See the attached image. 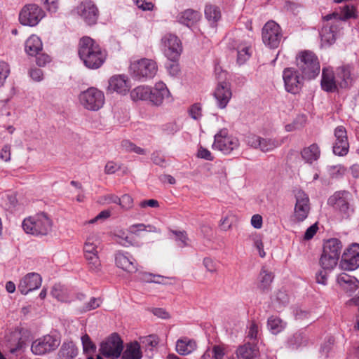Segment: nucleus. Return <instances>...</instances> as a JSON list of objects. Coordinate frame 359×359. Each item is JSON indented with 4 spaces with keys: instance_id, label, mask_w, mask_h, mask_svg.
<instances>
[{
    "instance_id": "obj_1",
    "label": "nucleus",
    "mask_w": 359,
    "mask_h": 359,
    "mask_svg": "<svg viewBox=\"0 0 359 359\" xmlns=\"http://www.w3.org/2000/svg\"><path fill=\"white\" fill-rule=\"evenodd\" d=\"M78 54L83 65L90 69H99L106 60V55L101 46L89 36L80 39Z\"/></svg>"
},
{
    "instance_id": "obj_2",
    "label": "nucleus",
    "mask_w": 359,
    "mask_h": 359,
    "mask_svg": "<svg viewBox=\"0 0 359 359\" xmlns=\"http://www.w3.org/2000/svg\"><path fill=\"white\" fill-rule=\"evenodd\" d=\"M296 65L306 80L315 79L320 72L319 60L311 50L300 51L296 56Z\"/></svg>"
},
{
    "instance_id": "obj_3",
    "label": "nucleus",
    "mask_w": 359,
    "mask_h": 359,
    "mask_svg": "<svg viewBox=\"0 0 359 359\" xmlns=\"http://www.w3.org/2000/svg\"><path fill=\"white\" fill-rule=\"evenodd\" d=\"M53 222L48 214L40 212L24 219L22 227L26 233L36 236L47 235L52 229Z\"/></svg>"
},
{
    "instance_id": "obj_4",
    "label": "nucleus",
    "mask_w": 359,
    "mask_h": 359,
    "mask_svg": "<svg viewBox=\"0 0 359 359\" xmlns=\"http://www.w3.org/2000/svg\"><path fill=\"white\" fill-rule=\"evenodd\" d=\"M342 247V243L338 238H332L325 241L319 260L320 265L324 270H332L337 266Z\"/></svg>"
},
{
    "instance_id": "obj_5",
    "label": "nucleus",
    "mask_w": 359,
    "mask_h": 359,
    "mask_svg": "<svg viewBox=\"0 0 359 359\" xmlns=\"http://www.w3.org/2000/svg\"><path fill=\"white\" fill-rule=\"evenodd\" d=\"M157 71L156 62L148 58H141L132 62L129 67V72L132 78L140 81L153 79Z\"/></svg>"
},
{
    "instance_id": "obj_6",
    "label": "nucleus",
    "mask_w": 359,
    "mask_h": 359,
    "mask_svg": "<svg viewBox=\"0 0 359 359\" xmlns=\"http://www.w3.org/2000/svg\"><path fill=\"white\" fill-rule=\"evenodd\" d=\"M123 348V340L117 332H114L100 344L99 352L106 359H119Z\"/></svg>"
},
{
    "instance_id": "obj_7",
    "label": "nucleus",
    "mask_w": 359,
    "mask_h": 359,
    "mask_svg": "<svg viewBox=\"0 0 359 359\" xmlns=\"http://www.w3.org/2000/svg\"><path fill=\"white\" fill-rule=\"evenodd\" d=\"M351 194L346 191H336L328 199V204L337 212L343 219H348L354 211L351 204Z\"/></svg>"
},
{
    "instance_id": "obj_8",
    "label": "nucleus",
    "mask_w": 359,
    "mask_h": 359,
    "mask_svg": "<svg viewBox=\"0 0 359 359\" xmlns=\"http://www.w3.org/2000/svg\"><path fill=\"white\" fill-rule=\"evenodd\" d=\"M60 336L58 333L51 332L32 342V352L36 355H42L55 351L60 344Z\"/></svg>"
},
{
    "instance_id": "obj_9",
    "label": "nucleus",
    "mask_w": 359,
    "mask_h": 359,
    "mask_svg": "<svg viewBox=\"0 0 359 359\" xmlns=\"http://www.w3.org/2000/svg\"><path fill=\"white\" fill-rule=\"evenodd\" d=\"M283 39L280 25L273 20H269L262 27V39L264 44L271 49L277 48Z\"/></svg>"
},
{
    "instance_id": "obj_10",
    "label": "nucleus",
    "mask_w": 359,
    "mask_h": 359,
    "mask_svg": "<svg viewBox=\"0 0 359 359\" xmlns=\"http://www.w3.org/2000/svg\"><path fill=\"white\" fill-rule=\"evenodd\" d=\"M79 101L86 109L97 111L104 103V95L102 91L96 88L90 87L81 93Z\"/></svg>"
},
{
    "instance_id": "obj_11",
    "label": "nucleus",
    "mask_w": 359,
    "mask_h": 359,
    "mask_svg": "<svg viewBox=\"0 0 359 359\" xmlns=\"http://www.w3.org/2000/svg\"><path fill=\"white\" fill-rule=\"evenodd\" d=\"M44 11L36 4L25 5L19 13V21L25 26L34 27L45 16Z\"/></svg>"
},
{
    "instance_id": "obj_12",
    "label": "nucleus",
    "mask_w": 359,
    "mask_h": 359,
    "mask_svg": "<svg viewBox=\"0 0 359 359\" xmlns=\"http://www.w3.org/2000/svg\"><path fill=\"white\" fill-rule=\"evenodd\" d=\"M75 11L86 25L91 27L97 24L100 11L92 0H83L76 7Z\"/></svg>"
},
{
    "instance_id": "obj_13",
    "label": "nucleus",
    "mask_w": 359,
    "mask_h": 359,
    "mask_svg": "<svg viewBox=\"0 0 359 359\" xmlns=\"http://www.w3.org/2000/svg\"><path fill=\"white\" fill-rule=\"evenodd\" d=\"M283 79L286 91L294 95L301 91L304 81L306 80V78H304L300 72L294 67L285 68L283 72Z\"/></svg>"
},
{
    "instance_id": "obj_14",
    "label": "nucleus",
    "mask_w": 359,
    "mask_h": 359,
    "mask_svg": "<svg viewBox=\"0 0 359 359\" xmlns=\"http://www.w3.org/2000/svg\"><path fill=\"white\" fill-rule=\"evenodd\" d=\"M161 49L167 58L179 59L182 52V42L175 34L166 33L161 38Z\"/></svg>"
},
{
    "instance_id": "obj_15",
    "label": "nucleus",
    "mask_w": 359,
    "mask_h": 359,
    "mask_svg": "<svg viewBox=\"0 0 359 359\" xmlns=\"http://www.w3.org/2000/svg\"><path fill=\"white\" fill-rule=\"evenodd\" d=\"M212 144L213 149L221 151L224 154H230L238 147L237 138L229 136L226 128L221 129L215 135Z\"/></svg>"
},
{
    "instance_id": "obj_16",
    "label": "nucleus",
    "mask_w": 359,
    "mask_h": 359,
    "mask_svg": "<svg viewBox=\"0 0 359 359\" xmlns=\"http://www.w3.org/2000/svg\"><path fill=\"white\" fill-rule=\"evenodd\" d=\"M341 265L347 271H353L359 267V244L353 243L344 250Z\"/></svg>"
},
{
    "instance_id": "obj_17",
    "label": "nucleus",
    "mask_w": 359,
    "mask_h": 359,
    "mask_svg": "<svg viewBox=\"0 0 359 359\" xmlns=\"http://www.w3.org/2000/svg\"><path fill=\"white\" fill-rule=\"evenodd\" d=\"M335 141L333 144V152L335 155L343 156L347 154L349 149V143L346 128L339 126L334 130Z\"/></svg>"
},
{
    "instance_id": "obj_18",
    "label": "nucleus",
    "mask_w": 359,
    "mask_h": 359,
    "mask_svg": "<svg viewBox=\"0 0 359 359\" xmlns=\"http://www.w3.org/2000/svg\"><path fill=\"white\" fill-rule=\"evenodd\" d=\"M295 198L294 217L298 222H303L308 217L310 211L309 198L302 190L296 192Z\"/></svg>"
},
{
    "instance_id": "obj_19",
    "label": "nucleus",
    "mask_w": 359,
    "mask_h": 359,
    "mask_svg": "<svg viewBox=\"0 0 359 359\" xmlns=\"http://www.w3.org/2000/svg\"><path fill=\"white\" fill-rule=\"evenodd\" d=\"M97 246L88 239L83 247V253L89 270L97 273L101 269V263L97 255Z\"/></svg>"
},
{
    "instance_id": "obj_20",
    "label": "nucleus",
    "mask_w": 359,
    "mask_h": 359,
    "mask_svg": "<svg viewBox=\"0 0 359 359\" xmlns=\"http://www.w3.org/2000/svg\"><path fill=\"white\" fill-rule=\"evenodd\" d=\"M283 140L276 138H262L252 135L248 137V144L255 149H259L263 152H269L279 147L283 144Z\"/></svg>"
},
{
    "instance_id": "obj_21",
    "label": "nucleus",
    "mask_w": 359,
    "mask_h": 359,
    "mask_svg": "<svg viewBox=\"0 0 359 359\" xmlns=\"http://www.w3.org/2000/svg\"><path fill=\"white\" fill-rule=\"evenodd\" d=\"M213 96L217 102V106L219 109H224L232 96L230 83L226 81H218Z\"/></svg>"
},
{
    "instance_id": "obj_22",
    "label": "nucleus",
    "mask_w": 359,
    "mask_h": 359,
    "mask_svg": "<svg viewBox=\"0 0 359 359\" xmlns=\"http://www.w3.org/2000/svg\"><path fill=\"white\" fill-rule=\"evenodd\" d=\"M115 264L118 268L128 273H135L137 270V262L128 252L118 250L114 255Z\"/></svg>"
},
{
    "instance_id": "obj_23",
    "label": "nucleus",
    "mask_w": 359,
    "mask_h": 359,
    "mask_svg": "<svg viewBox=\"0 0 359 359\" xmlns=\"http://www.w3.org/2000/svg\"><path fill=\"white\" fill-rule=\"evenodd\" d=\"M41 282L42 278L39 273H29L20 280L18 289L22 294L26 295L39 288Z\"/></svg>"
},
{
    "instance_id": "obj_24",
    "label": "nucleus",
    "mask_w": 359,
    "mask_h": 359,
    "mask_svg": "<svg viewBox=\"0 0 359 359\" xmlns=\"http://www.w3.org/2000/svg\"><path fill=\"white\" fill-rule=\"evenodd\" d=\"M259 325L252 322L248 332V359H259L258 343Z\"/></svg>"
},
{
    "instance_id": "obj_25",
    "label": "nucleus",
    "mask_w": 359,
    "mask_h": 359,
    "mask_svg": "<svg viewBox=\"0 0 359 359\" xmlns=\"http://www.w3.org/2000/svg\"><path fill=\"white\" fill-rule=\"evenodd\" d=\"M149 102L154 106H161L165 98L168 97L170 91L166 85L163 83H156L154 88L150 87Z\"/></svg>"
},
{
    "instance_id": "obj_26",
    "label": "nucleus",
    "mask_w": 359,
    "mask_h": 359,
    "mask_svg": "<svg viewBox=\"0 0 359 359\" xmlns=\"http://www.w3.org/2000/svg\"><path fill=\"white\" fill-rule=\"evenodd\" d=\"M130 89L129 80L125 75H115L109 81V90L125 95Z\"/></svg>"
},
{
    "instance_id": "obj_27",
    "label": "nucleus",
    "mask_w": 359,
    "mask_h": 359,
    "mask_svg": "<svg viewBox=\"0 0 359 359\" xmlns=\"http://www.w3.org/2000/svg\"><path fill=\"white\" fill-rule=\"evenodd\" d=\"M201 18V14L200 12L196 10L188 8L177 15V21L187 27H191L198 22Z\"/></svg>"
},
{
    "instance_id": "obj_28",
    "label": "nucleus",
    "mask_w": 359,
    "mask_h": 359,
    "mask_svg": "<svg viewBox=\"0 0 359 359\" xmlns=\"http://www.w3.org/2000/svg\"><path fill=\"white\" fill-rule=\"evenodd\" d=\"M143 353L140 343L137 341L126 343L119 359H142Z\"/></svg>"
},
{
    "instance_id": "obj_29",
    "label": "nucleus",
    "mask_w": 359,
    "mask_h": 359,
    "mask_svg": "<svg viewBox=\"0 0 359 359\" xmlns=\"http://www.w3.org/2000/svg\"><path fill=\"white\" fill-rule=\"evenodd\" d=\"M78 354L79 348L74 341H64L59 349L57 359H74Z\"/></svg>"
},
{
    "instance_id": "obj_30",
    "label": "nucleus",
    "mask_w": 359,
    "mask_h": 359,
    "mask_svg": "<svg viewBox=\"0 0 359 359\" xmlns=\"http://www.w3.org/2000/svg\"><path fill=\"white\" fill-rule=\"evenodd\" d=\"M337 282L347 292H350V294L359 289L358 280L346 273H342L338 276Z\"/></svg>"
},
{
    "instance_id": "obj_31",
    "label": "nucleus",
    "mask_w": 359,
    "mask_h": 359,
    "mask_svg": "<svg viewBox=\"0 0 359 359\" xmlns=\"http://www.w3.org/2000/svg\"><path fill=\"white\" fill-rule=\"evenodd\" d=\"M196 347V342L194 339L184 337L177 340L175 348L180 355H187L191 353Z\"/></svg>"
},
{
    "instance_id": "obj_32",
    "label": "nucleus",
    "mask_w": 359,
    "mask_h": 359,
    "mask_svg": "<svg viewBox=\"0 0 359 359\" xmlns=\"http://www.w3.org/2000/svg\"><path fill=\"white\" fill-rule=\"evenodd\" d=\"M321 88L326 92H334L337 90V86L333 72L326 68L322 71Z\"/></svg>"
},
{
    "instance_id": "obj_33",
    "label": "nucleus",
    "mask_w": 359,
    "mask_h": 359,
    "mask_svg": "<svg viewBox=\"0 0 359 359\" xmlns=\"http://www.w3.org/2000/svg\"><path fill=\"white\" fill-rule=\"evenodd\" d=\"M53 297L62 302H70L74 300L71 290L65 285L61 284H55L51 292Z\"/></svg>"
},
{
    "instance_id": "obj_34",
    "label": "nucleus",
    "mask_w": 359,
    "mask_h": 359,
    "mask_svg": "<svg viewBox=\"0 0 359 359\" xmlns=\"http://www.w3.org/2000/svg\"><path fill=\"white\" fill-rule=\"evenodd\" d=\"M43 43L41 39L35 35H31L25 41V52L31 56L36 55L39 52L42 50Z\"/></svg>"
},
{
    "instance_id": "obj_35",
    "label": "nucleus",
    "mask_w": 359,
    "mask_h": 359,
    "mask_svg": "<svg viewBox=\"0 0 359 359\" xmlns=\"http://www.w3.org/2000/svg\"><path fill=\"white\" fill-rule=\"evenodd\" d=\"M308 340L309 338L306 332L299 330L288 338L287 344L290 348L297 349L302 346H306Z\"/></svg>"
},
{
    "instance_id": "obj_36",
    "label": "nucleus",
    "mask_w": 359,
    "mask_h": 359,
    "mask_svg": "<svg viewBox=\"0 0 359 359\" xmlns=\"http://www.w3.org/2000/svg\"><path fill=\"white\" fill-rule=\"evenodd\" d=\"M302 157L308 163L311 164L317 161L320 155V150L317 144H312L309 147H305L301 152Z\"/></svg>"
},
{
    "instance_id": "obj_37",
    "label": "nucleus",
    "mask_w": 359,
    "mask_h": 359,
    "mask_svg": "<svg viewBox=\"0 0 359 359\" xmlns=\"http://www.w3.org/2000/svg\"><path fill=\"white\" fill-rule=\"evenodd\" d=\"M274 275L265 267H262L259 275V288L263 292L269 291L273 280Z\"/></svg>"
},
{
    "instance_id": "obj_38",
    "label": "nucleus",
    "mask_w": 359,
    "mask_h": 359,
    "mask_svg": "<svg viewBox=\"0 0 359 359\" xmlns=\"http://www.w3.org/2000/svg\"><path fill=\"white\" fill-rule=\"evenodd\" d=\"M150 87L147 86H139L130 92L131 99L135 101H147L149 99Z\"/></svg>"
},
{
    "instance_id": "obj_39",
    "label": "nucleus",
    "mask_w": 359,
    "mask_h": 359,
    "mask_svg": "<svg viewBox=\"0 0 359 359\" xmlns=\"http://www.w3.org/2000/svg\"><path fill=\"white\" fill-rule=\"evenodd\" d=\"M205 17L210 22L212 27H215L221 18V11L218 6L207 5L205 8Z\"/></svg>"
},
{
    "instance_id": "obj_40",
    "label": "nucleus",
    "mask_w": 359,
    "mask_h": 359,
    "mask_svg": "<svg viewBox=\"0 0 359 359\" xmlns=\"http://www.w3.org/2000/svg\"><path fill=\"white\" fill-rule=\"evenodd\" d=\"M114 236L116 242L125 248L138 246V242L133 237L128 236L123 230L118 231Z\"/></svg>"
},
{
    "instance_id": "obj_41",
    "label": "nucleus",
    "mask_w": 359,
    "mask_h": 359,
    "mask_svg": "<svg viewBox=\"0 0 359 359\" xmlns=\"http://www.w3.org/2000/svg\"><path fill=\"white\" fill-rule=\"evenodd\" d=\"M337 76L342 80L341 86L347 87L352 81L351 79V67L350 65H344L337 69Z\"/></svg>"
},
{
    "instance_id": "obj_42",
    "label": "nucleus",
    "mask_w": 359,
    "mask_h": 359,
    "mask_svg": "<svg viewBox=\"0 0 359 359\" xmlns=\"http://www.w3.org/2000/svg\"><path fill=\"white\" fill-rule=\"evenodd\" d=\"M269 330L274 334L280 332L285 327V323L278 316H272L267 322Z\"/></svg>"
},
{
    "instance_id": "obj_43",
    "label": "nucleus",
    "mask_w": 359,
    "mask_h": 359,
    "mask_svg": "<svg viewBox=\"0 0 359 359\" xmlns=\"http://www.w3.org/2000/svg\"><path fill=\"white\" fill-rule=\"evenodd\" d=\"M140 343L144 347L146 351H153L159 343V338L156 334L140 337Z\"/></svg>"
},
{
    "instance_id": "obj_44",
    "label": "nucleus",
    "mask_w": 359,
    "mask_h": 359,
    "mask_svg": "<svg viewBox=\"0 0 359 359\" xmlns=\"http://www.w3.org/2000/svg\"><path fill=\"white\" fill-rule=\"evenodd\" d=\"M81 339L85 355H93L96 352L97 346L88 334L83 335Z\"/></svg>"
},
{
    "instance_id": "obj_45",
    "label": "nucleus",
    "mask_w": 359,
    "mask_h": 359,
    "mask_svg": "<svg viewBox=\"0 0 359 359\" xmlns=\"http://www.w3.org/2000/svg\"><path fill=\"white\" fill-rule=\"evenodd\" d=\"M168 62L165 65L167 72L170 76H176L180 71L178 63L179 59L168 58Z\"/></svg>"
},
{
    "instance_id": "obj_46",
    "label": "nucleus",
    "mask_w": 359,
    "mask_h": 359,
    "mask_svg": "<svg viewBox=\"0 0 359 359\" xmlns=\"http://www.w3.org/2000/svg\"><path fill=\"white\" fill-rule=\"evenodd\" d=\"M321 40L327 42L329 44H332L335 41V34L332 29V27H324L320 33Z\"/></svg>"
},
{
    "instance_id": "obj_47",
    "label": "nucleus",
    "mask_w": 359,
    "mask_h": 359,
    "mask_svg": "<svg viewBox=\"0 0 359 359\" xmlns=\"http://www.w3.org/2000/svg\"><path fill=\"white\" fill-rule=\"evenodd\" d=\"M341 15H340L339 20H346L350 18H355V8L353 5H346L343 7Z\"/></svg>"
},
{
    "instance_id": "obj_48",
    "label": "nucleus",
    "mask_w": 359,
    "mask_h": 359,
    "mask_svg": "<svg viewBox=\"0 0 359 359\" xmlns=\"http://www.w3.org/2000/svg\"><path fill=\"white\" fill-rule=\"evenodd\" d=\"M170 232L175 236V240L180 242L179 246L184 248L187 246L188 236L185 231L170 230Z\"/></svg>"
},
{
    "instance_id": "obj_49",
    "label": "nucleus",
    "mask_w": 359,
    "mask_h": 359,
    "mask_svg": "<svg viewBox=\"0 0 359 359\" xmlns=\"http://www.w3.org/2000/svg\"><path fill=\"white\" fill-rule=\"evenodd\" d=\"M179 126L174 122L167 123L162 126L163 132L168 135H173L180 130Z\"/></svg>"
},
{
    "instance_id": "obj_50",
    "label": "nucleus",
    "mask_w": 359,
    "mask_h": 359,
    "mask_svg": "<svg viewBox=\"0 0 359 359\" xmlns=\"http://www.w3.org/2000/svg\"><path fill=\"white\" fill-rule=\"evenodd\" d=\"M133 199L128 194H124L119 198L118 205H119L124 210H129L133 207Z\"/></svg>"
},
{
    "instance_id": "obj_51",
    "label": "nucleus",
    "mask_w": 359,
    "mask_h": 359,
    "mask_svg": "<svg viewBox=\"0 0 359 359\" xmlns=\"http://www.w3.org/2000/svg\"><path fill=\"white\" fill-rule=\"evenodd\" d=\"M334 343V339L333 337H329L320 346V352L325 358L328 356V353L332 348V346Z\"/></svg>"
},
{
    "instance_id": "obj_52",
    "label": "nucleus",
    "mask_w": 359,
    "mask_h": 359,
    "mask_svg": "<svg viewBox=\"0 0 359 359\" xmlns=\"http://www.w3.org/2000/svg\"><path fill=\"white\" fill-rule=\"evenodd\" d=\"M234 221L235 218L233 215H226L220 220V229L223 231L229 230L231 227Z\"/></svg>"
},
{
    "instance_id": "obj_53",
    "label": "nucleus",
    "mask_w": 359,
    "mask_h": 359,
    "mask_svg": "<svg viewBox=\"0 0 359 359\" xmlns=\"http://www.w3.org/2000/svg\"><path fill=\"white\" fill-rule=\"evenodd\" d=\"M151 161L153 163L161 168H165V157L161 155V151H155L151 154Z\"/></svg>"
},
{
    "instance_id": "obj_54",
    "label": "nucleus",
    "mask_w": 359,
    "mask_h": 359,
    "mask_svg": "<svg viewBox=\"0 0 359 359\" xmlns=\"http://www.w3.org/2000/svg\"><path fill=\"white\" fill-rule=\"evenodd\" d=\"M102 303V299L100 298L92 297L90 301L86 303L83 306V310L85 311H89L91 310H94L98 307H100Z\"/></svg>"
},
{
    "instance_id": "obj_55",
    "label": "nucleus",
    "mask_w": 359,
    "mask_h": 359,
    "mask_svg": "<svg viewBox=\"0 0 359 359\" xmlns=\"http://www.w3.org/2000/svg\"><path fill=\"white\" fill-rule=\"evenodd\" d=\"M10 73L8 65L5 62H0V87L2 86Z\"/></svg>"
},
{
    "instance_id": "obj_56",
    "label": "nucleus",
    "mask_w": 359,
    "mask_h": 359,
    "mask_svg": "<svg viewBox=\"0 0 359 359\" xmlns=\"http://www.w3.org/2000/svg\"><path fill=\"white\" fill-rule=\"evenodd\" d=\"M227 359H247V344L240 345L236 351V357L232 355Z\"/></svg>"
},
{
    "instance_id": "obj_57",
    "label": "nucleus",
    "mask_w": 359,
    "mask_h": 359,
    "mask_svg": "<svg viewBox=\"0 0 359 359\" xmlns=\"http://www.w3.org/2000/svg\"><path fill=\"white\" fill-rule=\"evenodd\" d=\"M211 353L212 359H223L225 355L224 348L221 345H214Z\"/></svg>"
},
{
    "instance_id": "obj_58",
    "label": "nucleus",
    "mask_w": 359,
    "mask_h": 359,
    "mask_svg": "<svg viewBox=\"0 0 359 359\" xmlns=\"http://www.w3.org/2000/svg\"><path fill=\"white\" fill-rule=\"evenodd\" d=\"M201 232L203 238L208 241H211L214 237V232L212 227L208 224H202L200 226Z\"/></svg>"
},
{
    "instance_id": "obj_59",
    "label": "nucleus",
    "mask_w": 359,
    "mask_h": 359,
    "mask_svg": "<svg viewBox=\"0 0 359 359\" xmlns=\"http://www.w3.org/2000/svg\"><path fill=\"white\" fill-rule=\"evenodd\" d=\"M247 61V46L241 48L237 50L236 63L241 66L245 64Z\"/></svg>"
},
{
    "instance_id": "obj_60",
    "label": "nucleus",
    "mask_w": 359,
    "mask_h": 359,
    "mask_svg": "<svg viewBox=\"0 0 359 359\" xmlns=\"http://www.w3.org/2000/svg\"><path fill=\"white\" fill-rule=\"evenodd\" d=\"M189 115L190 116L194 119V120H198L201 118V116H202L201 114V105L200 104L198 103H196V104H194L189 111Z\"/></svg>"
},
{
    "instance_id": "obj_61",
    "label": "nucleus",
    "mask_w": 359,
    "mask_h": 359,
    "mask_svg": "<svg viewBox=\"0 0 359 359\" xmlns=\"http://www.w3.org/2000/svg\"><path fill=\"white\" fill-rule=\"evenodd\" d=\"M36 57V63L39 67H44L47 63L51 60L50 57L46 53H38Z\"/></svg>"
},
{
    "instance_id": "obj_62",
    "label": "nucleus",
    "mask_w": 359,
    "mask_h": 359,
    "mask_svg": "<svg viewBox=\"0 0 359 359\" xmlns=\"http://www.w3.org/2000/svg\"><path fill=\"white\" fill-rule=\"evenodd\" d=\"M30 77L35 81H41L43 79V74L41 69L39 68H32L29 71Z\"/></svg>"
},
{
    "instance_id": "obj_63",
    "label": "nucleus",
    "mask_w": 359,
    "mask_h": 359,
    "mask_svg": "<svg viewBox=\"0 0 359 359\" xmlns=\"http://www.w3.org/2000/svg\"><path fill=\"white\" fill-rule=\"evenodd\" d=\"M203 264L207 271L213 273L217 271V264L216 262L210 257H205L203 259Z\"/></svg>"
},
{
    "instance_id": "obj_64",
    "label": "nucleus",
    "mask_w": 359,
    "mask_h": 359,
    "mask_svg": "<svg viewBox=\"0 0 359 359\" xmlns=\"http://www.w3.org/2000/svg\"><path fill=\"white\" fill-rule=\"evenodd\" d=\"M48 11L55 13L58 8V0H41Z\"/></svg>"
}]
</instances>
